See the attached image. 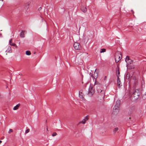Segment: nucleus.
Returning a JSON list of instances; mask_svg holds the SVG:
<instances>
[{"instance_id": "6ab92c4d", "label": "nucleus", "mask_w": 146, "mask_h": 146, "mask_svg": "<svg viewBox=\"0 0 146 146\" xmlns=\"http://www.w3.org/2000/svg\"><path fill=\"white\" fill-rule=\"evenodd\" d=\"M130 78V74H129L127 73V74L126 76H125V78L126 79H129Z\"/></svg>"}, {"instance_id": "2f4dec72", "label": "nucleus", "mask_w": 146, "mask_h": 146, "mask_svg": "<svg viewBox=\"0 0 146 146\" xmlns=\"http://www.w3.org/2000/svg\"><path fill=\"white\" fill-rule=\"evenodd\" d=\"M131 11L132 12H133V11L132 10H131Z\"/></svg>"}, {"instance_id": "f8f14e48", "label": "nucleus", "mask_w": 146, "mask_h": 146, "mask_svg": "<svg viewBox=\"0 0 146 146\" xmlns=\"http://www.w3.org/2000/svg\"><path fill=\"white\" fill-rule=\"evenodd\" d=\"M20 106V104H18L17 105L15 106H14L13 108V110H17L19 107Z\"/></svg>"}, {"instance_id": "5701e85b", "label": "nucleus", "mask_w": 146, "mask_h": 146, "mask_svg": "<svg viewBox=\"0 0 146 146\" xmlns=\"http://www.w3.org/2000/svg\"><path fill=\"white\" fill-rule=\"evenodd\" d=\"M13 130L12 129H9V131H8V133L9 134H10L11 133L13 132Z\"/></svg>"}, {"instance_id": "cd10ccee", "label": "nucleus", "mask_w": 146, "mask_h": 146, "mask_svg": "<svg viewBox=\"0 0 146 146\" xmlns=\"http://www.w3.org/2000/svg\"><path fill=\"white\" fill-rule=\"evenodd\" d=\"M15 46L16 48H17V46L16 45V44H15V46Z\"/></svg>"}, {"instance_id": "2eb2a0df", "label": "nucleus", "mask_w": 146, "mask_h": 146, "mask_svg": "<svg viewBox=\"0 0 146 146\" xmlns=\"http://www.w3.org/2000/svg\"><path fill=\"white\" fill-rule=\"evenodd\" d=\"M118 130V128L117 127L115 128L113 130V134H115Z\"/></svg>"}, {"instance_id": "ea45409f", "label": "nucleus", "mask_w": 146, "mask_h": 146, "mask_svg": "<svg viewBox=\"0 0 146 146\" xmlns=\"http://www.w3.org/2000/svg\"><path fill=\"white\" fill-rule=\"evenodd\" d=\"M145 94H146V92L145 93Z\"/></svg>"}, {"instance_id": "4be33fe9", "label": "nucleus", "mask_w": 146, "mask_h": 146, "mask_svg": "<svg viewBox=\"0 0 146 146\" xmlns=\"http://www.w3.org/2000/svg\"><path fill=\"white\" fill-rule=\"evenodd\" d=\"M26 54L27 55H30L31 54V53L29 51H27L26 52Z\"/></svg>"}, {"instance_id": "58836bf2", "label": "nucleus", "mask_w": 146, "mask_h": 146, "mask_svg": "<svg viewBox=\"0 0 146 146\" xmlns=\"http://www.w3.org/2000/svg\"><path fill=\"white\" fill-rule=\"evenodd\" d=\"M103 93H104V91H103Z\"/></svg>"}, {"instance_id": "0eeeda50", "label": "nucleus", "mask_w": 146, "mask_h": 146, "mask_svg": "<svg viewBox=\"0 0 146 146\" xmlns=\"http://www.w3.org/2000/svg\"><path fill=\"white\" fill-rule=\"evenodd\" d=\"M135 110V108L134 107H131L128 111V114L129 115L131 114Z\"/></svg>"}, {"instance_id": "ddd939ff", "label": "nucleus", "mask_w": 146, "mask_h": 146, "mask_svg": "<svg viewBox=\"0 0 146 146\" xmlns=\"http://www.w3.org/2000/svg\"><path fill=\"white\" fill-rule=\"evenodd\" d=\"M12 39H11L9 40V45L11 46H15V43H12Z\"/></svg>"}, {"instance_id": "f257e3e1", "label": "nucleus", "mask_w": 146, "mask_h": 146, "mask_svg": "<svg viewBox=\"0 0 146 146\" xmlns=\"http://www.w3.org/2000/svg\"><path fill=\"white\" fill-rule=\"evenodd\" d=\"M141 92L140 89H136L135 90L132 95V99L134 101H136L139 98Z\"/></svg>"}, {"instance_id": "7c9ffc66", "label": "nucleus", "mask_w": 146, "mask_h": 146, "mask_svg": "<svg viewBox=\"0 0 146 146\" xmlns=\"http://www.w3.org/2000/svg\"><path fill=\"white\" fill-rule=\"evenodd\" d=\"M19 75H21V76H22V74H19Z\"/></svg>"}, {"instance_id": "473e14b6", "label": "nucleus", "mask_w": 146, "mask_h": 146, "mask_svg": "<svg viewBox=\"0 0 146 146\" xmlns=\"http://www.w3.org/2000/svg\"><path fill=\"white\" fill-rule=\"evenodd\" d=\"M91 76H92L93 78V75H92V74Z\"/></svg>"}, {"instance_id": "a211bd4d", "label": "nucleus", "mask_w": 146, "mask_h": 146, "mask_svg": "<svg viewBox=\"0 0 146 146\" xmlns=\"http://www.w3.org/2000/svg\"><path fill=\"white\" fill-rule=\"evenodd\" d=\"M29 7V5L28 4H27L25 5L24 8L25 10H27Z\"/></svg>"}, {"instance_id": "20e7f679", "label": "nucleus", "mask_w": 146, "mask_h": 146, "mask_svg": "<svg viewBox=\"0 0 146 146\" xmlns=\"http://www.w3.org/2000/svg\"><path fill=\"white\" fill-rule=\"evenodd\" d=\"M125 61L127 63V66L132 64L133 62V61L130 59L129 58V57L128 56H126Z\"/></svg>"}, {"instance_id": "bb28decb", "label": "nucleus", "mask_w": 146, "mask_h": 146, "mask_svg": "<svg viewBox=\"0 0 146 146\" xmlns=\"http://www.w3.org/2000/svg\"><path fill=\"white\" fill-rule=\"evenodd\" d=\"M134 66H131V69H133L134 68Z\"/></svg>"}, {"instance_id": "7ed1b4c3", "label": "nucleus", "mask_w": 146, "mask_h": 146, "mask_svg": "<svg viewBox=\"0 0 146 146\" xmlns=\"http://www.w3.org/2000/svg\"><path fill=\"white\" fill-rule=\"evenodd\" d=\"M73 46L75 49L76 50H80L81 48V46L80 44L77 42H74Z\"/></svg>"}, {"instance_id": "dca6fc26", "label": "nucleus", "mask_w": 146, "mask_h": 146, "mask_svg": "<svg viewBox=\"0 0 146 146\" xmlns=\"http://www.w3.org/2000/svg\"><path fill=\"white\" fill-rule=\"evenodd\" d=\"M81 9L82 11L84 13H85L87 11L86 8L84 7H82Z\"/></svg>"}, {"instance_id": "9d476101", "label": "nucleus", "mask_w": 146, "mask_h": 146, "mask_svg": "<svg viewBox=\"0 0 146 146\" xmlns=\"http://www.w3.org/2000/svg\"><path fill=\"white\" fill-rule=\"evenodd\" d=\"M79 97L80 98L82 99H84V95L83 93L81 92H80L79 93Z\"/></svg>"}, {"instance_id": "4468645a", "label": "nucleus", "mask_w": 146, "mask_h": 146, "mask_svg": "<svg viewBox=\"0 0 146 146\" xmlns=\"http://www.w3.org/2000/svg\"><path fill=\"white\" fill-rule=\"evenodd\" d=\"M6 52L8 53H11V48L10 46L8 47L7 50L6 51Z\"/></svg>"}, {"instance_id": "423d86ee", "label": "nucleus", "mask_w": 146, "mask_h": 146, "mask_svg": "<svg viewBox=\"0 0 146 146\" xmlns=\"http://www.w3.org/2000/svg\"><path fill=\"white\" fill-rule=\"evenodd\" d=\"M94 93L93 90H92V87L90 86V88L88 89V94L89 96H91Z\"/></svg>"}, {"instance_id": "c756f323", "label": "nucleus", "mask_w": 146, "mask_h": 146, "mask_svg": "<svg viewBox=\"0 0 146 146\" xmlns=\"http://www.w3.org/2000/svg\"><path fill=\"white\" fill-rule=\"evenodd\" d=\"M103 91L102 90H101L100 92V93H101Z\"/></svg>"}, {"instance_id": "c85d7f7f", "label": "nucleus", "mask_w": 146, "mask_h": 146, "mask_svg": "<svg viewBox=\"0 0 146 146\" xmlns=\"http://www.w3.org/2000/svg\"><path fill=\"white\" fill-rule=\"evenodd\" d=\"M2 142V141H1L0 140V144Z\"/></svg>"}, {"instance_id": "393cba45", "label": "nucleus", "mask_w": 146, "mask_h": 146, "mask_svg": "<svg viewBox=\"0 0 146 146\" xmlns=\"http://www.w3.org/2000/svg\"><path fill=\"white\" fill-rule=\"evenodd\" d=\"M57 135V133L56 132H54L52 134V136L53 137L54 136Z\"/></svg>"}, {"instance_id": "f704fd0d", "label": "nucleus", "mask_w": 146, "mask_h": 146, "mask_svg": "<svg viewBox=\"0 0 146 146\" xmlns=\"http://www.w3.org/2000/svg\"><path fill=\"white\" fill-rule=\"evenodd\" d=\"M46 131H48V129H47V128H46Z\"/></svg>"}, {"instance_id": "412c9836", "label": "nucleus", "mask_w": 146, "mask_h": 146, "mask_svg": "<svg viewBox=\"0 0 146 146\" xmlns=\"http://www.w3.org/2000/svg\"><path fill=\"white\" fill-rule=\"evenodd\" d=\"M142 98L144 100H146V94H143L142 96Z\"/></svg>"}, {"instance_id": "6e6552de", "label": "nucleus", "mask_w": 146, "mask_h": 146, "mask_svg": "<svg viewBox=\"0 0 146 146\" xmlns=\"http://www.w3.org/2000/svg\"><path fill=\"white\" fill-rule=\"evenodd\" d=\"M88 118L87 117V116L85 117L84 119L81 121L80 122V123H82L83 124H84L85 123L86 121L88 120Z\"/></svg>"}, {"instance_id": "b1692460", "label": "nucleus", "mask_w": 146, "mask_h": 146, "mask_svg": "<svg viewBox=\"0 0 146 146\" xmlns=\"http://www.w3.org/2000/svg\"><path fill=\"white\" fill-rule=\"evenodd\" d=\"M30 131V129H28L25 131V134H26L28 133H29Z\"/></svg>"}, {"instance_id": "72a5a7b5", "label": "nucleus", "mask_w": 146, "mask_h": 146, "mask_svg": "<svg viewBox=\"0 0 146 146\" xmlns=\"http://www.w3.org/2000/svg\"><path fill=\"white\" fill-rule=\"evenodd\" d=\"M106 78V76H105V79Z\"/></svg>"}, {"instance_id": "a878e982", "label": "nucleus", "mask_w": 146, "mask_h": 146, "mask_svg": "<svg viewBox=\"0 0 146 146\" xmlns=\"http://www.w3.org/2000/svg\"><path fill=\"white\" fill-rule=\"evenodd\" d=\"M42 8L41 7H39L38 9V10H40Z\"/></svg>"}, {"instance_id": "f03ea898", "label": "nucleus", "mask_w": 146, "mask_h": 146, "mask_svg": "<svg viewBox=\"0 0 146 146\" xmlns=\"http://www.w3.org/2000/svg\"><path fill=\"white\" fill-rule=\"evenodd\" d=\"M121 55L119 53H116L115 55V60L116 63H118L121 58Z\"/></svg>"}, {"instance_id": "c9c22d12", "label": "nucleus", "mask_w": 146, "mask_h": 146, "mask_svg": "<svg viewBox=\"0 0 146 146\" xmlns=\"http://www.w3.org/2000/svg\"><path fill=\"white\" fill-rule=\"evenodd\" d=\"M91 74V73H90V75Z\"/></svg>"}, {"instance_id": "39448f33", "label": "nucleus", "mask_w": 146, "mask_h": 146, "mask_svg": "<svg viewBox=\"0 0 146 146\" xmlns=\"http://www.w3.org/2000/svg\"><path fill=\"white\" fill-rule=\"evenodd\" d=\"M120 104V101L119 100H117L116 101V104L113 108V110H115L118 109Z\"/></svg>"}, {"instance_id": "aec40b11", "label": "nucleus", "mask_w": 146, "mask_h": 146, "mask_svg": "<svg viewBox=\"0 0 146 146\" xmlns=\"http://www.w3.org/2000/svg\"><path fill=\"white\" fill-rule=\"evenodd\" d=\"M106 49L104 48H102L100 50V53L104 52H106Z\"/></svg>"}, {"instance_id": "1a4fd4ad", "label": "nucleus", "mask_w": 146, "mask_h": 146, "mask_svg": "<svg viewBox=\"0 0 146 146\" xmlns=\"http://www.w3.org/2000/svg\"><path fill=\"white\" fill-rule=\"evenodd\" d=\"M119 76H118V75H117V84L118 85V86L119 87H120V86H121V82L120 81V79L119 78Z\"/></svg>"}, {"instance_id": "f3484780", "label": "nucleus", "mask_w": 146, "mask_h": 146, "mask_svg": "<svg viewBox=\"0 0 146 146\" xmlns=\"http://www.w3.org/2000/svg\"><path fill=\"white\" fill-rule=\"evenodd\" d=\"M116 72L117 73L118 75H118L119 76L120 74V72L119 69V68H117H117H116Z\"/></svg>"}, {"instance_id": "4c0bfd02", "label": "nucleus", "mask_w": 146, "mask_h": 146, "mask_svg": "<svg viewBox=\"0 0 146 146\" xmlns=\"http://www.w3.org/2000/svg\"><path fill=\"white\" fill-rule=\"evenodd\" d=\"M91 74V73H90V75Z\"/></svg>"}, {"instance_id": "9b49d317", "label": "nucleus", "mask_w": 146, "mask_h": 146, "mask_svg": "<svg viewBox=\"0 0 146 146\" xmlns=\"http://www.w3.org/2000/svg\"><path fill=\"white\" fill-rule=\"evenodd\" d=\"M26 33L25 31H22L20 33V36L22 38H24L25 37L24 33Z\"/></svg>"}, {"instance_id": "e433bc0d", "label": "nucleus", "mask_w": 146, "mask_h": 146, "mask_svg": "<svg viewBox=\"0 0 146 146\" xmlns=\"http://www.w3.org/2000/svg\"><path fill=\"white\" fill-rule=\"evenodd\" d=\"M91 74V73H90V75Z\"/></svg>"}]
</instances>
